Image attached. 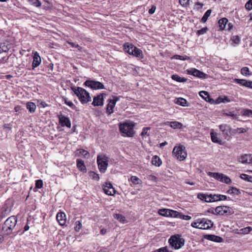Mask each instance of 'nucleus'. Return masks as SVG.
<instances>
[{"label": "nucleus", "mask_w": 252, "mask_h": 252, "mask_svg": "<svg viewBox=\"0 0 252 252\" xmlns=\"http://www.w3.org/2000/svg\"><path fill=\"white\" fill-rule=\"evenodd\" d=\"M71 88L82 104H86L91 101L90 94L84 89L79 87H72Z\"/></svg>", "instance_id": "1"}, {"label": "nucleus", "mask_w": 252, "mask_h": 252, "mask_svg": "<svg viewBox=\"0 0 252 252\" xmlns=\"http://www.w3.org/2000/svg\"><path fill=\"white\" fill-rule=\"evenodd\" d=\"M8 44L3 42L0 44V54L3 52H7L9 50Z\"/></svg>", "instance_id": "30"}, {"label": "nucleus", "mask_w": 252, "mask_h": 252, "mask_svg": "<svg viewBox=\"0 0 252 252\" xmlns=\"http://www.w3.org/2000/svg\"><path fill=\"white\" fill-rule=\"evenodd\" d=\"M219 194H211L212 202L218 201H219Z\"/></svg>", "instance_id": "62"}, {"label": "nucleus", "mask_w": 252, "mask_h": 252, "mask_svg": "<svg viewBox=\"0 0 252 252\" xmlns=\"http://www.w3.org/2000/svg\"><path fill=\"white\" fill-rule=\"evenodd\" d=\"M108 101L109 102L107 105L106 107V113L108 114V115H110L114 112L113 109L116 104L114 103V102H112L109 99L108 100Z\"/></svg>", "instance_id": "24"}, {"label": "nucleus", "mask_w": 252, "mask_h": 252, "mask_svg": "<svg viewBox=\"0 0 252 252\" xmlns=\"http://www.w3.org/2000/svg\"><path fill=\"white\" fill-rule=\"evenodd\" d=\"M5 41L6 42V43H10L12 44L14 42V39L13 37L10 36L9 35L6 36V39H5Z\"/></svg>", "instance_id": "55"}, {"label": "nucleus", "mask_w": 252, "mask_h": 252, "mask_svg": "<svg viewBox=\"0 0 252 252\" xmlns=\"http://www.w3.org/2000/svg\"><path fill=\"white\" fill-rule=\"evenodd\" d=\"M240 233L243 234H247L252 231V227L251 226H248L240 230Z\"/></svg>", "instance_id": "40"}, {"label": "nucleus", "mask_w": 252, "mask_h": 252, "mask_svg": "<svg viewBox=\"0 0 252 252\" xmlns=\"http://www.w3.org/2000/svg\"><path fill=\"white\" fill-rule=\"evenodd\" d=\"M76 162L77 168L83 173H86L87 168L84 164V161L81 159H77Z\"/></svg>", "instance_id": "19"}, {"label": "nucleus", "mask_w": 252, "mask_h": 252, "mask_svg": "<svg viewBox=\"0 0 252 252\" xmlns=\"http://www.w3.org/2000/svg\"><path fill=\"white\" fill-rule=\"evenodd\" d=\"M204 238L208 240L216 242H221L223 240L220 237L212 234L206 235Z\"/></svg>", "instance_id": "20"}, {"label": "nucleus", "mask_w": 252, "mask_h": 252, "mask_svg": "<svg viewBox=\"0 0 252 252\" xmlns=\"http://www.w3.org/2000/svg\"><path fill=\"white\" fill-rule=\"evenodd\" d=\"M170 212V209H161L158 211L159 214L164 217H169Z\"/></svg>", "instance_id": "33"}, {"label": "nucleus", "mask_w": 252, "mask_h": 252, "mask_svg": "<svg viewBox=\"0 0 252 252\" xmlns=\"http://www.w3.org/2000/svg\"><path fill=\"white\" fill-rule=\"evenodd\" d=\"M152 163L153 165L156 166H159L161 164L162 161L158 157L155 156L152 158Z\"/></svg>", "instance_id": "28"}, {"label": "nucleus", "mask_w": 252, "mask_h": 252, "mask_svg": "<svg viewBox=\"0 0 252 252\" xmlns=\"http://www.w3.org/2000/svg\"><path fill=\"white\" fill-rule=\"evenodd\" d=\"M97 163L99 171L105 173L108 165V158L105 155H98L97 157Z\"/></svg>", "instance_id": "5"}, {"label": "nucleus", "mask_w": 252, "mask_h": 252, "mask_svg": "<svg viewBox=\"0 0 252 252\" xmlns=\"http://www.w3.org/2000/svg\"><path fill=\"white\" fill-rule=\"evenodd\" d=\"M28 1L36 7H39L41 5V3L38 0H28Z\"/></svg>", "instance_id": "54"}, {"label": "nucleus", "mask_w": 252, "mask_h": 252, "mask_svg": "<svg viewBox=\"0 0 252 252\" xmlns=\"http://www.w3.org/2000/svg\"><path fill=\"white\" fill-rule=\"evenodd\" d=\"M239 160L242 163H252V156L250 155L245 154L242 156Z\"/></svg>", "instance_id": "18"}, {"label": "nucleus", "mask_w": 252, "mask_h": 252, "mask_svg": "<svg viewBox=\"0 0 252 252\" xmlns=\"http://www.w3.org/2000/svg\"><path fill=\"white\" fill-rule=\"evenodd\" d=\"M84 85L89 87L93 90L104 89V85L101 82L94 80H88L85 82Z\"/></svg>", "instance_id": "9"}, {"label": "nucleus", "mask_w": 252, "mask_h": 252, "mask_svg": "<svg viewBox=\"0 0 252 252\" xmlns=\"http://www.w3.org/2000/svg\"><path fill=\"white\" fill-rule=\"evenodd\" d=\"M172 59H177V60H190V58L189 56H187L186 55L185 56H180L178 55H175L174 56L172 57Z\"/></svg>", "instance_id": "38"}, {"label": "nucleus", "mask_w": 252, "mask_h": 252, "mask_svg": "<svg viewBox=\"0 0 252 252\" xmlns=\"http://www.w3.org/2000/svg\"><path fill=\"white\" fill-rule=\"evenodd\" d=\"M114 218L123 223L126 221L125 218L121 214H115Z\"/></svg>", "instance_id": "43"}, {"label": "nucleus", "mask_w": 252, "mask_h": 252, "mask_svg": "<svg viewBox=\"0 0 252 252\" xmlns=\"http://www.w3.org/2000/svg\"><path fill=\"white\" fill-rule=\"evenodd\" d=\"M215 212L220 215H230L234 213L233 209L227 206H220L216 208Z\"/></svg>", "instance_id": "7"}, {"label": "nucleus", "mask_w": 252, "mask_h": 252, "mask_svg": "<svg viewBox=\"0 0 252 252\" xmlns=\"http://www.w3.org/2000/svg\"><path fill=\"white\" fill-rule=\"evenodd\" d=\"M188 74L192 75L194 76L197 77L199 78H207L208 75L204 73V72L195 68H190V69L187 70Z\"/></svg>", "instance_id": "11"}, {"label": "nucleus", "mask_w": 252, "mask_h": 252, "mask_svg": "<svg viewBox=\"0 0 252 252\" xmlns=\"http://www.w3.org/2000/svg\"><path fill=\"white\" fill-rule=\"evenodd\" d=\"M207 174L210 177H213L220 182L222 180V177L223 176V174L222 173H214L211 172H208Z\"/></svg>", "instance_id": "25"}, {"label": "nucleus", "mask_w": 252, "mask_h": 252, "mask_svg": "<svg viewBox=\"0 0 252 252\" xmlns=\"http://www.w3.org/2000/svg\"><path fill=\"white\" fill-rule=\"evenodd\" d=\"M240 177L241 179L248 181V182H252V177L251 176H249L248 175H247L246 174H242L240 175Z\"/></svg>", "instance_id": "44"}, {"label": "nucleus", "mask_w": 252, "mask_h": 252, "mask_svg": "<svg viewBox=\"0 0 252 252\" xmlns=\"http://www.w3.org/2000/svg\"><path fill=\"white\" fill-rule=\"evenodd\" d=\"M56 219L61 225H63L66 223V216L63 212H59L57 215Z\"/></svg>", "instance_id": "16"}, {"label": "nucleus", "mask_w": 252, "mask_h": 252, "mask_svg": "<svg viewBox=\"0 0 252 252\" xmlns=\"http://www.w3.org/2000/svg\"><path fill=\"white\" fill-rule=\"evenodd\" d=\"M247 129H246L244 128L240 127V128H237L236 129H234V133L236 132L238 133H242L246 132L247 131Z\"/></svg>", "instance_id": "57"}, {"label": "nucleus", "mask_w": 252, "mask_h": 252, "mask_svg": "<svg viewBox=\"0 0 252 252\" xmlns=\"http://www.w3.org/2000/svg\"><path fill=\"white\" fill-rule=\"evenodd\" d=\"M226 193L232 195H239L241 193L240 190L235 187H231L227 190Z\"/></svg>", "instance_id": "29"}, {"label": "nucleus", "mask_w": 252, "mask_h": 252, "mask_svg": "<svg viewBox=\"0 0 252 252\" xmlns=\"http://www.w3.org/2000/svg\"><path fill=\"white\" fill-rule=\"evenodd\" d=\"M65 103L70 107L72 109L76 110V106L70 101H68L67 98H64Z\"/></svg>", "instance_id": "48"}, {"label": "nucleus", "mask_w": 252, "mask_h": 252, "mask_svg": "<svg viewBox=\"0 0 252 252\" xmlns=\"http://www.w3.org/2000/svg\"><path fill=\"white\" fill-rule=\"evenodd\" d=\"M249 72H250L249 69L247 67H244L241 69V73L243 75H245V76L250 75V74Z\"/></svg>", "instance_id": "49"}, {"label": "nucleus", "mask_w": 252, "mask_h": 252, "mask_svg": "<svg viewBox=\"0 0 252 252\" xmlns=\"http://www.w3.org/2000/svg\"><path fill=\"white\" fill-rule=\"evenodd\" d=\"M219 201L230 200V198L229 197H227V196H226L225 195L219 194Z\"/></svg>", "instance_id": "60"}, {"label": "nucleus", "mask_w": 252, "mask_h": 252, "mask_svg": "<svg viewBox=\"0 0 252 252\" xmlns=\"http://www.w3.org/2000/svg\"><path fill=\"white\" fill-rule=\"evenodd\" d=\"M76 155L78 156H83L85 158H88L90 156L89 152L84 149L77 150Z\"/></svg>", "instance_id": "26"}, {"label": "nucleus", "mask_w": 252, "mask_h": 252, "mask_svg": "<svg viewBox=\"0 0 252 252\" xmlns=\"http://www.w3.org/2000/svg\"><path fill=\"white\" fill-rule=\"evenodd\" d=\"M113 99H109L111 100L112 102H114V103L116 104V102L120 100V97H121V96H113Z\"/></svg>", "instance_id": "64"}, {"label": "nucleus", "mask_w": 252, "mask_h": 252, "mask_svg": "<svg viewBox=\"0 0 252 252\" xmlns=\"http://www.w3.org/2000/svg\"><path fill=\"white\" fill-rule=\"evenodd\" d=\"M82 227V224L81 222L79 220H77L75 222V226L74 227V229L76 232H79Z\"/></svg>", "instance_id": "50"}, {"label": "nucleus", "mask_w": 252, "mask_h": 252, "mask_svg": "<svg viewBox=\"0 0 252 252\" xmlns=\"http://www.w3.org/2000/svg\"><path fill=\"white\" fill-rule=\"evenodd\" d=\"M134 124L132 122L126 121L119 124V129L123 136L132 137L134 136L135 132L133 128Z\"/></svg>", "instance_id": "2"}, {"label": "nucleus", "mask_w": 252, "mask_h": 252, "mask_svg": "<svg viewBox=\"0 0 252 252\" xmlns=\"http://www.w3.org/2000/svg\"><path fill=\"white\" fill-rule=\"evenodd\" d=\"M89 176L90 177L94 180L98 181L99 179V176L98 174H96L94 171H91L89 172Z\"/></svg>", "instance_id": "42"}, {"label": "nucleus", "mask_w": 252, "mask_h": 252, "mask_svg": "<svg viewBox=\"0 0 252 252\" xmlns=\"http://www.w3.org/2000/svg\"><path fill=\"white\" fill-rule=\"evenodd\" d=\"M219 127L224 138L229 140V138L234 133V130H232L230 126L226 124L221 125Z\"/></svg>", "instance_id": "8"}, {"label": "nucleus", "mask_w": 252, "mask_h": 252, "mask_svg": "<svg viewBox=\"0 0 252 252\" xmlns=\"http://www.w3.org/2000/svg\"><path fill=\"white\" fill-rule=\"evenodd\" d=\"M17 222V220L15 216H12L9 217L2 225V231L6 235L10 234L15 227Z\"/></svg>", "instance_id": "3"}, {"label": "nucleus", "mask_w": 252, "mask_h": 252, "mask_svg": "<svg viewBox=\"0 0 252 252\" xmlns=\"http://www.w3.org/2000/svg\"><path fill=\"white\" fill-rule=\"evenodd\" d=\"M32 66L33 69L39 66L41 63V58L37 52L34 54Z\"/></svg>", "instance_id": "17"}, {"label": "nucleus", "mask_w": 252, "mask_h": 252, "mask_svg": "<svg viewBox=\"0 0 252 252\" xmlns=\"http://www.w3.org/2000/svg\"><path fill=\"white\" fill-rule=\"evenodd\" d=\"M171 78L173 80L176 81L177 82H185L187 80V79L186 78H184V77H181L177 74H174V75H172Z\"/></svg>", "instance_id": "31"}, {"label": "nucleus", "mask_w": 252, "mask_h": 252, "mask_svg": "<svg viewBox=\"0 0 252 252\" xmlns=\"http://www.w3.org/2000/svg\"><path fill=\"white\" fill-rule=\"evenodd\" d=\"M150 129V127H144L142 129V132L141 133V136H144L146 134H147V132H148V131Z\"/></svg>", "instance_id": "63"}, {"label": "nucleus", "mask_w": 252, "mask_h": 252, "mask_svg": "<svg viewBox=\"0 0 252 252\" xmlns=\"http://www.w3.org/2000/svg\"><path fill=\"white\" fill-rule=\"evenodd\" d=\"M245 8L248 10L252 9V0H248L245 4Z\"/></svg>", "instance_id": "52"}, {"label": "nucleus", "mask_w": 252, "mask_h": 252, "mask_svg": "<svg viewBox=\"0 0 252 252\" xmlns=\"http://www.w3.org/2000/svg\"><path fill=\"white\" fill-rule=\"evenodd\" d=\"M231 44L237 45L240 43V38L238 35H233L231 37Z\"/></svg>", "instance_id": "34"}, {"label": "nucleus", "mask_w": 252, "mask_h": 252, "mask_svg": "<svg viewBox=\"0 0 252 252\" xmlns=\"http://www.w3.org/2000/svg\"><path fill=\"white\" fill-rule=\"evenodd\" d=\"M168 242L170 245L176 250L179 249L185 244L184 239L181 238V235L179 234L171 236Z\"/></svg>", "instance_id": "4"}, {"label": "nucleus", "mask_w": 252, "mask_h": 252, "mask_svg": "<svg viewBox=\"0 0 252 252\" xmlns=\"http://www.w3.org/2000/svg\"><path fill=\"white\" fill-rule=\"evenodd\" d=\"M212 12V10L211 9L208 10L204 14L203 16L201 19V21L203 23L205 22L208 19V17L211 15Z\"/></svg>", "instance_id": "39"}, {"label": "nucleus", "mask_w": 252, "mask_h": 252, "mask_svg": "<svg viewBox=\"0 0 252 252\" xmlns=\"http://www.w3.org/2000/svg\"><path fill=\"white\" fill-rule=\"evenodd\" d=\"M103 96L102 94L96 95L94 98L92 105L94 106H102L103 105Z\"/></svg>", "instance_id": "15"}, {"label": "nucleus", "mask_w": 252, "mask_h": 252, "mask_svg": "<svg viewBox=\"0 0 252 252\" xmlns=\"http://www.w3.org/2000/svg\"><path fill=\"white\" fill-rule=\"evenodd\" d=\"M43 187V181L42 180H37L35 182V188L41 189Z\"/></svg>", "instance_id": "53"}, {"label": "nucleus", "mask_w": 252, "mask_h": 252, "mask_svg": "<svg viewBox=\"0 0 252 252\" xmlns=\"http://www.w3.org/2000/svg\"><path fill=\"white\" fill-rule=\"evenodd\" d=\"M103 189L105 193L108 195L112 196L116 193V190L110 183H106Z\"/></svg>", "instance_id": "13"}, {"label": "nucleus", "mask_w": 252, "mask_h": 252, "mask_svg": "<svg viewBox=\"0 0 252 252\" xmlns=\"http://www.w3.org/2000/svg\"><path fill=\"white\" fill-rule=\"evenodd\" d=\"M148 178L149 180L153 181L154 182H157L158 181V178L153 175H149Z\"/></svg>", "instance_id": "61"}, {"label": "nucleus", "mask_w": 252, "mask_h": 252, "mask_svg": "<svg viewBox=\"0 0 252 252\" xmlns=\"http://www.w3.org/2000/svg\"><path fill=\"white\" fill-rule=\"evenodd\" d=\"M180 213L176 211H174V210H170V214H169V217H173V218H179V216L180 215Z\"/></svg>", "instance_id": "45"}, {"label": "nucleus", "mask_w": 252, "mask_h": 252, "mask_svg": "<svg viewBox=\"0 0 252 252\" xmlns=\"http://www.w3.org/2000/svg\"><path fill=\"white\" fill-rule=\"evenodd\" d=\"M185 147L183 146L175 147L173 150L172 154L179 160L182 161L187 157V153L185 151Z\"/></svg>", "instance_id": "6"}, {"label": "nucleus", "mask_w": 252, "mask_h": 252, "mask_svg": "<svg viewBox=\"0 0 252 252\" xmlns=\"http://www.w3.org/2000/svg\"><path fill=\"white\" fill-rule=\"evenodd\" d=\"M132 55L138 58H143L142 51L140 49L136 47H135V50H134V51Z\"/></svg>", "instance_id": "35"}, {"label": "nucleus", "mask_w": 252, "mask_h": 252, "mask_svg": "<svg viewBox=\"0 0 252 252\" xmlns=\"http://www.w3.org/2000/svg\"><path fill=\"white\" fill-rule=\"evenodd\" d=\"M27 109L31 112L33 113L35 112L36 106V105L32 102H28L26 104Z\"/></svg>", "instance_id": "27"}, {"label": "nucleus", "mask_w": 252, "mask_h": 252, "mask_svg": "<svg viewBox=\"0 0 252 252\" xmlns=\"http://www.w3.org/2000/svg\"><path fill=\"white\" fill-rule=\"evenodd\" d=\"M218 100H219V102H223V103L230 102V99L228 98L226 96H225L224 98L219 97Z\"/></svg>", "instance_id": "58"}, {"label": "nucleus", "mask_w": 252, "mask_h": 252, "mask_svg": "<svg viewBox=\"0 0 252 252\" xmlns=\"http://www.w3.org/2000/svg\"><path fill=\"white\" fill-rule=\"evenodd\" d=\"M179 218L184 220H190L191 218L190 216H189L188 215H184L182 214V213H181L180 215L179 216Z\"/></svg>", "instance_id": "59"}, {"label": "nucleus", "mask_w": 252, "mask_h": 252, "mask_svg": "<svg viewBox=\"0 0 252 252\" xmlns=\"http://www.w3.org/2000/svg\"><path fill=\"white\" fill-rule=\"evenodd\" d=\"M225 116H229L232 117L233 119H236L237 116L234 114L233 112L228 111L224 113Z\"/></svg>", "instance_id": "56"}, {"label": "nucleus", "mask_w": 252, "mask_h": 252, "mask_svg": "<svg viewBox=\"0 0 252 252\" xmlns=\"http://www.w3.org/2000/svg\"><path fill=\"white\" fill-rule=\"evenodd\" d=\"M154 252H171L167 247L159 248L154 251Z\"/></svg>", "instance_id": "51"}, {"label": "nucleus", "mask_w": 252, "mask_h": 252, "mask_svg": "<svg viewBox=\"0 0 252 252\" xmlns=\"http://www.w3.org/2000/svg\"><path fill=\"white\" fill-rule=\"evenodd\" d=\"M220 182L222 183H225L226 184H230L231 183V179L226 175L223 174V177H222V180L220 181Z\"/></svg>", "instance_id": "47"}, {"label": "nucleus", "mask_w": 252, "mask_h": 252, "mask_svg": "<svg viewBox=\"0 0 252 252\" xmlns=\"http://www.w3.org/2000/svg\"><path fill=\"white\" fill-rule=\"evenodd\" d=\"M211 137L212 141L213 142L216 143H218L220 144H221V141L219 139V138L217 137V133H211Z\"/></svg>", "instance_id": "37"}, {"label": "nucleus", "mask_w": 252, "mask_h": 252, "mask_svg": "<svg viewBox=\"0 0 252 252\" xmlns=\"http://www.w3.org/2000/svg\"><path fill=\"white\" fill-rule=\"evenodd\" d=\"M170 123V126L173 128H181L182 127L183 125L181 123L174 121V122H171Z\"/></svg>", "instance_id": "36"}, {"label": "nucleus", "mask_w": 252, "mask_h": 252, "mask_svg": "<svg viewBox=\"0 0 252 252\" xmlns=\"http://www.w3.org/2000/svg\"><path fill=\"white\" fill-rule=\"evenodd\" d=\"M242 113L243 116L250 117L252 115V110L248 109H245L243 110Z\"/></svg>", "instance_id": "46"}, {"label": "nucleus", "mask_w": 252, "mask_h": 252, "mask_svg": "<svg viewBox=\"0 0 252 252\" xmlns=\"http://www.w3.org/2000/svg\"><path fill=\"white\" fill-rule=\"evenodd\" d=\"M199 225L198 229H208L213 226V223L211 220L203 218L199 220Z\"/></svg>", "instance_id": "12"}, {"label": "nucleus", "mask_w": 252, "mask_h": 252, "mask_svg": "<svg viewBox=\"0 0 252 252\" xmlns=\"http://www.w3.org/2000/svg\"><path fill=\"white\" fill-rule=\"evenodd\" d=\"M130 180L133 184L135 185H138L141 183V181L140 180V179L134 176L131 177Z\"/></svg>", "instance_id": "41"}, {"label": "nucleus", "mask_w": 252, "mask_h": 252, "mask_svg": "<svg viewBox=\"0 0 252 252\" xmlns=\"http://www.w3.org/2000/svg\"><path fill=\"white\" fill-rule=\"evenodd\" d=\"M187 102V100L185 99L182 97L176 98L175 100V103L176 104L180 105L182 106H186Z\"/></svg>", "instance_id": "32"}, {"label": "nucleus", "mask_w": 252, "mask_h": 252, "mask_svg": "<svg viewBox=\"0 0 252 252\" xmlns=\"http://www.w3.org/2000/svg\"><path fill=\"white\" fill-rule=\"evenodd\" d=\"M228 19L226 18H222L220 19L219 22L218 24L220 28V30H226L227 31H230L232 29L233 25L232 23H228Z\"/></svg>", "instance_id": "10"}, {"label": "nucleus", "mask_w": 252, "mask_h": 252, "mask_svg": "<svg viewBox=\"0 0 252 252\" xmlns=\"http://www.w3.org/2000/svg\"><path fill=\"white\" fill-rule=\"evenodd\" d=\"M59 123L62 126H66L68 128L71 127V122L68 117L64 115H60L59 116Z\"/></svg>", "instance_id": "14"}, {"label": "nucleus", "mask_w": 252, "mask_h": 252, "mask_svg": "<svg viewBox=\"0 0 252 252\" xmlns=\"http://www.w3.org/2000/svg\"><path fill=\"white\" fill-rule=\"evenodd\" d=\"M234 82L241 86L250 88L252 81H247L245 79H235Z\"/></svg>", "instance_id": "23"}, {"label": "nucleus", "mask_w": 252, "mask_h": 252, "mask_svg": "<svg viewBox=\"0 0 252 252\" xmlns=\"http://www.w3.org/2000/svg\"><path fill=\"white\" fill-rule=\"evenodd\" d=\"M199 95L206 101L209 102L210 103H213L214 99L211 98L209 93L207 92L204 91H201L199 93Z\"/></svg>", "instance_id": "21"}, {"label": "nucleus", "mask_w": 252, "mask_h": 252, "mask_svg": "<svg viewBox=\"0 0 252 252\" xmlns=\"http://www.w3.org/2000/svg\"><path fill=\"white\" fill-rule=\"evenodd\" d=\"M124 47L126 52L130 55H132L133 54L134 50H135L136 47L129 43H126L124 45Z\"/></svg>", "instance_id": "22"}]
</instances>
